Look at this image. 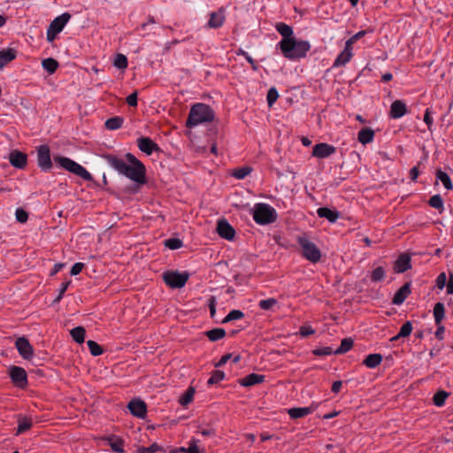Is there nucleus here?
Wrapping results in <instances>:
<instances>
[{"instance_id": "obj_1", "label": "nucleus", "mask_w": 453, "mask_h": 453, "mask_svg": "<svg viewBox=\"0 0 453 453\" xmlns=\"http://www.w3.org/2000/svg\"><path fill=\"white\" fill-rule=\"evenodd\" d=\"M277 32L282 36L281 41L278 43L281 54L289 60L300 59L306 57L307 52L311 50V44L308 41L297 40L294 35L292 27L289 25L278 22L275 25Z\"/></svg>"}, {"instance_id": "obj_2", "label": "nucleus", "mask_w": 453, "mask_h": 453, "mask_svg": "<svg viewBox=\"0 0 453 453\" xmlns=\"http://www.w3.org/2000/svg\"><path fill=\"white\" fill-rule=\"evenodd\" d=\"M127 165L123 159L112 154H106L104 158L119 173L125 175L135 183L143 185L147 183L146 167L142 161L137 159L132 153L125 155Z\"/></svg>"}, {"instance_id": "obj_3", "label": "nucleus", "mask_w": 453, "mask_h": 453, "mask_svg": "<svg viewBox=\"0 0 453 453\" xmlns=\"http://www.w3.org/2000/svg\"><path fill=\"white\" fill-rule=\"evenodd\" d=\"M214 117L215 112L210 105L197 103L191 107L186 126L193 127L202 123L211 122Z\"/></svg>"}, {"instance_id": "obj_4", "label": "nucleus", "mask_w": 453, "mask_h": 453, "mask_svg": "<svg viewBox=\"0 0 453 453\" xmlns=\"http://www.w3.org/2000/svg\"><path fill=\"white\" fill-rule=\"evenodd\" d=\"M53 160L63 169L82 178L85 180H93L92 175L82 165L69 157L58 155L54 156Z\"/></svg>"}, {"instance_id": "obj_5", "label": "nucleus", "mask_w": 453, "mask_h": 453, "mask_svg": "<svg viewBox=\"0 0 453 453\" xmlns=\"http://www.w3.org/2000/svg\"><path fill=\"white\" fill-rule=\"evenodd\" d=\"M253 219L259 225H268L276 221L277 212L271 205L258 203L254 207Z\"/></svg>"}, {"instance_id": "obj_6", "label": "nucleus", "mask_w": 453, "mask_h": 453, "mask_svg": "<svg viewBox=\"0 0 453 453\" xmlns=\"http://www.w3.org/2000/svg\"><path fill=\"white\" fill-rule=\"evenodd\" d=\"M297 242L302 249V256L308 261L315 264L321 258V251L316 244L305 236H299Z\"/></svg>"}, {"instance_id": "obj_7", "label": "nucleus", "mask_w": 453, "mask_h": 453, "mask_svg": "<svg viewBox=\"0 0 453 453\" xmlns=\"http://www.w3.org/2000/svg\"><path fill=\"white\" fill-rule=\"evenodd\" d=\"M189 276L188 272L166 271L163 273V280L172 288H181L186 285Z\"/></svg>"}, {"instance_id": "obj_8", "label": "nucleus", "mask_w": 453, "mask_h": 453, "mask_svg": "<svg viewBox=\"0 0 453 453\" xmlns=\"http://www.w3.org/2000/svg\"><path fill=\"white\" fill-rule=\"evenodd\" d=\"M9 376L16 388L24 389L27 387V374L24 368L16 365L10 366Z\"/></svg>"}, {"instance_id": "obj_9", "label": "nucleus", "mask_w": 453, "mask_h": 453, "mask_svg": "<svg viewBox=\"0 0 453 453\" xmlns=\"http://www.w3.org/2000/svg\"><path fill=\"white\" fill-rule=\"evenodd\" d=\"M37 165L42 172H48L52 168L50 150L49 145L42 144L36 148Z\"/></svg>"}, {"instance_id": "obj_10", "label": "nucleus", "mask_w": 453, "mask_h": 453, "mask_svg": "<svg viewBox=\"0 0 453 453\" xmlns=\"http://www.w3.org/2000/svg\"><path fill=\"white\" fill-rule=\"evenodd\" d=\"M19 354L26 360H31L34 356V348L27 338L21 336L15 342Z\"/></svg>"}, {"instance_id": "obj_11", "label": "nucleus", "mask_w": 453, "mask_h": 453, "mask_svg": "<svg viewBox=\"0 0 453 453\" xmlns=\"http://www.w3.org/2000/svg\"><path fill=\"white\" fill-rule=\"evenodd\" d=\"M137 146L141 151L146 155H151L153 152H160L162 150L150 137L142 136L137 139Z\"/></svg>"}, {"instance_id": "obj_12", "label": "nucleus", "mask_w": 453, "mask_h": 453, "mask_svg": "<svg viewBox=\"0 0 453 453\" xmlns=\"http://www.w3.org/2000/svg\"><path fill=\"white\" fill-rule=\"evenodd\" d=\"M226 21V10L224 7H220L217 12L210 13V19L206 25L207 27L217 29L221 27Z\"/></svg>"}, {"instance_id": "obj_13", "label": "nucleus", "mask_w": 453, "mask_h": 453, "mask_svg": "<svg viewBox=\"0 0 453 453\" xmlns=\"http://www.w3.org/2000/svg\"><path fill=\"white\" fill-rule=\"evenodd\" d=\"M130 413L137 418H143L147 414V404L141 399H133L127 404Z\"/></svg>"}, {"instance_id": "obj_14", "label": "nucleus", "mask_w": 453, "mask_h": 453, "mask_svg": "<svg viewBox=\"0 0 453 453\" xmlns=\"http://www.w3.org/2000/svg\"><path fill=\"white\" fill-rule=\"evenodd\" d=\"M217 232L221 238L227 241H232L235 236L234 228L225 219L218 221Z\"/></svg>"}, {"instance_id": "obj_15", "label": "nucleus", "mask_w": 453, "mask_h": 453, "mask_svg": "<svg viewBox=\"0 0 453 453\" xmlns=\"http://www.w3.org/2000/svg\"><path fill=\"white\" fill-rule=\"evenodd\" d=\"M9 161L13 167L23 170L27 165V155L18 150H12Z\"/></svg>"}, {"instance_id": "obj_16", "label": "nucleus", "mask_w": 453, "mask_h": 453, "mask_svg": "<svg viewBox=\"0 0 453 453\" xmlns=\"http://www.w3.org/2000/svg\"><path fill=\"white\" fill-rule=\"evenodd\" d=\"M336 148L326 142L316 144L312 149V156L318 158H326L334 154Z\"/></svg>"}, {"instance_id": "obj_17", "label": "nucleus", "mask_w": 453, "mask_h": 453, "mask_svg": "<svg viewBox=\"0 0 453 453\" xmlns=\"http://www.w3.org/2000/svg\"><path fill=\"white\" fill-rule=\"evenodd\" d=\"M411 257L407 253L401 254L395 260L393 270L395 273H403L411 268Z\"/></svg>"}, {"instance_id": "obj_18", "label": "nucleus", "mask_w": 453, "mask_h": 453, "mask_svg": "<svg viewBox=\"0 0 453 453\" xmlns=\"http://www.w3.org/2000/svg\"><path fill=\"white\" fill-rule=\"evenodd\" d=\"M411 281L405 282L394 295V297L392 299V303L395 305H400L402 304L406 298L410 296L411 293Z\"/></svg>"}, {"instance_id": "obj_19", "label": "nucleus", "mask_w": 453, "mask_h": 453, "mask_svg": "<svg viewBox=\"0 0 453 453\" xmlns=\"http://www.w3.org/2000/svg\"><path fill=\"white\" fill-rule=\"evenodd\" d=\"M407 113L406 104L401 100H395L391 104L389 116L392 119H400Z\"/></svg>"}, {"instance_id": "obj_20", "label": "nucleus", "mask_w": 453, "mask_h": 453, "mask_svg": "<svg viewBox=\"0 0 453 453\" xmlns=\"http://www.w3.org/2000/svg\"><path fill=\"white\" fill-rule=\"evenodd\" d=\"M265 380V376L257 373H250L244 378L239 380V384L242 387H251L260 383H263Z\"/></svg>"}, {"instance_id": "obj_21", "label": "nucleus", "mask_w": 453, "mask_h": 453, "mask_svg": "<svg viewBox=\"0 0 453 453\" xmlns=\"http://www.w3.org/2000/svg\"><path fill=\"white\" fill-rule=\"evenodd\" d=\"M71 14L68 12H65L61 14L60 16H58L55 18L50 24L49 27H50L51 30L57 31L60 33L66 23L70 20Z\"/></svg>"}, {"instance_id": "obj_22", "label": "nucleus", "mask_w": 453, "mask_h": 453, "mask_svg": "<svg viewBox=\"0 0 453 453\" xmlns=\"http://www.w3.org/2000/svg\"><path fill=\"white\" fill-rule=\"evenodd\" d=\"M317 214L319 218L326 219L331 223H334L340 218V212L337 210H332L327 207L319 208Z\"/></svg>"}, {"instance_id": "obj_23", "label": "nucleus", "mask_w": 453, "mask_h": 453, "mask_svg": "<svg viewBox=\"0 0 453 453\" xmlns=\"http://www.w3.org/2000/svg\"><path fill=\"white\" fill-rule=\"evenodd\" d=\"M352 48H349L345 45L344 50L337 56L334 60L333 66L339 67L345 65L348 62L350 61L352 58Z\"/></svg>"}, {"instance_id": "obj_24", "label": "nucleus", "mask_w": 453, "mask_h": 453, "mask_svg": "<svg viewBox=\"0 0 453 453\" xmlns=\"http://www.w3.org/2000/svg\"><path fill=\"white\" fill-rule=\"evenodd\" d=\"M314 411L312 406L311 407H296L291 408L288 410V413L289 417L293 419H297L300 418H303L309 414H311Z\"/></svg>"}, {"instance_id": "obj_25", "label": "nucleus", "mask_w": 453, "mask_h": 453, "mask_svg": "<svg viewBox=\"0 0 453 453\" xmlns=\"http://www.w3.org/2000/svg\"><path fill=\"white\" fill-rule=\"evenodd\" d=\"M375 135L374 130L371 127H364L357 134V140L360 143L365 145L373 141Z\"/></svg>"}, {"instance_id": "obj_26", "label": "nucleus", "mask_w": 453, "mask_h": 453, "mask_svg": "<svg viewBox=\"0 0 453 453\" xmlns=\"http://www.w3.org/2000/svg\"><path fill=\"white\" fill-rule=\"evenodd\" d=\"M17 51L12 48L0 50V69L16 58Z\"/></svg>"}, {"instance_id": "obj_27", "label": "nucleus", "mask_w": 453, "mask_h": 453, "mask_svg": "<svg viewBox=\"0 0 453 453\" xmlns=\"http://www.w3.org/2000/svg\"><path fill=\"white\" fill-rule=\"evenodd\" d=\"M435 177L437 180H441L442 185L447 190H452L453 189V183L451 181V179L449 175L443 172L441 168H438L435 172Z\"/></svg>"}, {"instance_id": "obj_28", "label": "nucleus", "mask_w": 453, "mask_h": 453, "mask_svg": "<svg viewBox=\"0 0 453 453\" xmlns=\"http://www.w3.org/2000/svg\"><path fill=\"white\" fill-rule=\"evenodd\" d=\"M382 355L379 353L369 354L363 361V365H365L368 368H375L380 365L382 362Z\"/></svg>"}, {"instance_id": "obj_29", "label": "nucleus", "mask_w": 453, "mask_h": 453, "mask_svg": "<svg viewBox=\"0 0 453 453\" xmlns=\"http://www.w3.org/2000/svg\"><path fill=\"white\" fill-rule=\"evenodd\" d=\"M204 334L211 342H217L226 336V330L221 327H216L211 330L206 331Z\"/></svg>"}, {"instance_id": "obj_30", "label": "nucleus", "mask_w": 453, "mask_h": 453, "mask_svg": "<svg viewBox=\"0 0 453 453\" xmlns=\"http://www.w3.org/2000/svg\"><path fill=\"white\" fill-rule=\"evenodd\" d=\"M32 420L27 417H19L18 418V428L16 434H20L29 430L32 427Z\"/></svg>"}, {"instance_id": "obj_31", "label": "nucleus", "mask_w": 453, "mask_h": 453, "mask_svg": "<svg viewBox=\"0 0 453 453\" xmlns=\"http://www.w3.org/2000/svg\"><path fill=\"white\" fill-rule=\"evenodd\" d=\"M123 123H124V118L116 116V117L108 119L105 121L104 126L109 130H117L122 127Z\"/></svg>"}, {"instance_id": "obj_32", "label": "nucleus", "mask_w": 453, "mask_h": 453, "mask_svg": "<svg viewBox=\"0 0 453 453\" xmlns=\"http://www.w3.org/2000/svg\"><path fill=\"white\" fill-rule=\"evenodd\" d=\"M445 307L442 303H436L434 307V317L436 325L441 324L444 319Z\"/></svg>"}, {"instance_id": "obj_33", "label": "nucleus", "mask_w": 453, "mask_h": 453, "mask_svg": "<svg viewBox=\"0 0 453 453\" xmlns=\"http://www.w3.org/2000/svg\"><path fill=\"white\" fill-rule=\"evenodd\" d=\"M73 339L77 343H83L85 341L86 330L83 326H76L70 332Z\"/></svg>"}, {"instance_id": "obj_34", "label": "nucleus", "mask_w": 453, "mask_h": 453, "mask_svg": "<svg viewBox=\"0 0 453 453\" xmlns=\"http://www.w3.org/2000/svg\"><path fill=\"white\" fill-rule=\"evenodd\" d=\"M354 342L351 338H344L341 342V345L334 350L335 355H342L348 352L353 347Z\"/></svg>"}, {"instance_id": "obj_35", "label": "nucleus", "mask_w": 453, "mask_h": 453, "mask_svg": "<svg viewBox=\"0 0 453 453\" xmlns=\"http://www.w3.org/2000/svg\"><path fill=\"white\" fill-rule=\"evenodd\" d=\"M42 65L50 74H52L57 71L59 64L55 58H48L42 60Z\"/></svg>"}, {"instance_id": "obj_36", "label": "nucleus", "mask_w": 453, "mask_h": 453, "mask_svg": "<svg viewBox=\"0 0 453 453\" xmlns=\"http://www.w3.org/2000/svg\"><path fill=\"white\" fill-rule=\"evenodd\" d=\"M449 395V394L444 390L437 391L433 396L434 404L438 407L443 406Z\"/></svg>"}, {"instance_id": "obj_37", "label": "nucleus", "mask_w": 453, "mask_h": 453, "mask_svg": "<svg viewBox=\"0 0 453 453\" xmlns=\"http://www.w3.org/2000/svg\"><path fill=\"white\" fill-rule=\"evenodd\" d=\"M428 204L434 208L439 210V212L441 213L443 211V199L441 196V195H434L430 197L428 201Z\"/></svg>"}, {"instance_id": "obj_38", "label": "nucleus", "mask_w": 453, "mask_h": 453, "mask_svg": "<svg viewBox=\"0 0 453 453\" xmlns=\"http://www.w3.org/2000/svg\"><path fill=\"white\" fill-rule=\"evenodd\" d=\"M252 170L251 166L235 168L232 175L238 180H243L252 172Z\"/></svg>"}, {"instance_id": "obj_39", "label": "nucleus", "mask_w": 453, "mask_h": 453, "mask_svg": "<svg viewBox=\"0 0 453 453\" xmlns=\"http://www.w3.org/2000/svg\"><path fill=\"white\" fill-rule=\"evenodd\" d=\"M194 394H195V388L192 387H189L186 390V392L180 397L179 403L182 406L188 405V403H190L193 401Z\"/></svg>"}, {"instance_id": "obj_40", "label": "nucleus", "mask_w": 453, "mask_h": 453, "mask_svg": "<svg viewBox=\"0 0 453 453\" xmlns=\"http://www.w3.org/2000/svg\"><path fill=\"white\" fill-rule=\"evenodd\" d=\"M244 317V313L240 310H232L222 320L223 324L233 320L241 319Z\"/></svg>"}, {"instance_id": "obj_41", "label": "nucleus", "mask_w": 453, "mask_h": 453, "mask_svg": "<svg viewBox=\"0 0 453 453\" xmlns=\"http://www.w3.org/2000/svg\"><path fill=\"white\" fill-rule=\"evenodd\" d=\"M108 440L112 451L119 453L124 452V441L122 439L117 438L113 441L111 438H109Z\"/></svg>"}, {"instance_id": "obj_42", "label": "nucleus", "mask_w": 453, "mask_h": 453, "mask_svg": "<svg viewBox=\"0 0 453 453\" xmlns=\"http://www.w3.org/2000/svg\"><path fill=\"white\" fill-rule=\"evenodd\" d=\"M87 345L91 355L94 357L100 356L104 352L103 348L95 341H88Z\"/></svg>"}, {"instance_id": "obj_43", "label": "nucleus", "mask_w": 453, "mask_h": 453, "mask_svg": "<svg viewBox=\"0 0 453 453\" xmlns=\"http://www.w3.org/2000/svg\"><path fill=\"white\" fill-rule=\"evenodd\" d=\"M224 378H225V372L223 371L214 370L211 372V376L208 380L207 384L208 385L217 384V383L220 382L221 380H223Z\"/></svg>"}, {"instance_id": "obj_44", "label": "nucleus", "mask_w": 453, "mask_h": 453, "mask_svg": "<svg viewBox=\"0 0 453 453\" xmlns=\"http://www.w3.org/2000/svg\"><path fill=\"white\" fill-rule=\"evenodd\" d=\"M385 278V270L382 266L376 267L371 274V280L372 282H379L383 280Z\"/></svg>"}, {"instance_id": "obj_45", "label": "nucleus", "mask_w": 453, "mask_h": 453, "mask_svg": "<svg viewBox=\"0 0 453 453\" xmlns=\"http://www.w3.org/2000/svg\"><path fill=\"white\" fill-rule=\"evenodd\" d=\"M128 62L127 58L123 54H117L113 61V65L119 69H126Z\"/></svg>"}, {"instance_id": "obj_46", "label": "nucleus", "mask_w": 453, "mask_h": 453, "mask_svg": "<svg viewBox=\"0 0 453 453\" xmlns=\"http://www.w3.org/2000/svg\"><path fill=\"white\" fill-rule=\"evenodd\" d=\"M165 246L174 250L181 248L183 246V242L179 238H169L165 241Z\"/></svg>"}, {"instance_id": "obj_47", "label": "nucleus", "mask_w": 453, "mask_h": 453, "mask_svg": "<svg viewBox=\"0 0 453 453\" xmlns=\"http://www.w3.org/2000/svg\"><path fill=\"white\" fill-rule=\"evenodd\" d=\"M412 323L411 321H406L400 328L398 333V337H408L411 335L412 332Z\"/></svg>"}, {"instance_id": "obj_48", "label": "nucleus", "mask_w": 453, "mask_h": 453, "mask_svg": "<svg viewBox=\"0 0 453 453\" xmlns=\"http://www.w3.org/2000/svg\"><path fill=\"white\" fill-rule=\"evenodd\" d=\"M366 34H367L366 30H361V31L357 32V34H355L354 35H352L350 38H349L346 41L345 45L349 48H352V45L355 42H357L359 39L364 37Z\"/></svg>"}, {"instance_id": "obj_49", "label": "nucleus", "mask_w": 453, "mask_h": 453, "mask_svg": "<svg viewBox=\"0 0 453 453\" xmlns=\"http://www.w3.org/2000/svg\"><path fill=\"white\" fill-rule=\"evenodd\" d=\"M279 97L278 90L275 88H271L266 96L267 104L271 107L277 101Z\"/></svg>"}, {"instance_id": "obj_50", "label": "nucleus", "mask_w": 453, "mask_h": 453, "mask_svg": "<svg viewBox=\"0 0 453 453\" xmlns=\"http://www.w3.org/2000/svg\"><path fill=\"white\" fill-rule=\"evenodd\" d=\"M276 303H277V300L275 298H268V299L261 300L258 303V306L261 310L268 311V310L272 309V307L273 305H275Z\"/></svg>"}, {"instance_id": "obj_51", "label": "nucleus", "mask_w": 453, "mask_h": 453, "mask_svg": "<svg viewBox=\"0 0 453 453\" xmlns=\"http://www.w3.org/2000/svg\"><path fill=\"white\" fill-rule=\"evenodd\" d=\"M312 354L318 357L329 356L334 354V350L331 347H322L313 349Z\"/></svg>"}, {"instance_id": "obj_52", "label": "nucleus", "mask_w": 453, "mask_h": 453, "mask_svg": "<svg viewBox=\"0 0 453 453\" xmlns=\"http://www.w3.org/2000/svg\"><path fill=\"white\" fill-rule=\"evenodd\" d=\"M16 220L19 223H26L28 219V213L22 208L16 209Z\"/></svg>"}, {"instance_id": "obj_53", "label": "nucleus", "mask_w": 453, "mask_h": 453, "mask_svg": "<svg viewBox=\"0 0 453 453\" xmlns=\"http://www.w3.org/2000/svg\"><path fill=\"white\" fill-rule=\"evenodd\" d=\"M161 449V447L154 442L149 447H141L137 449V453H155Z\"/></svg>"}, {"instance_id": "obj_54", "label": "nucleus", "mask_w": 453, "mask_h": 453, "mask_svg": "<svg viewBox=\"0 0 453 453\" xmlns=\"http://www.w3.org/2000/svg\"><path fill=\"white\" fill-rule=\"evenodd\" d=\"M447 276L445 273H441L436 278V287L439 289H443L447 284Z\"/></svg>"}, {"instance_id": "obj_55", "label": "nucleus", "mask_w": 453, "mask_h": 453, "mask_svg": "<svg viewBox=\"0 0 453 453\" xmlns=\"http://www.w3.org/2000/svg\"><path fill=\"white\" fill-rule=\"evenodd\" d=\"M302 337H308L315 333V330L311 326H301L299 330Z\"/></svg>"}, {"instance_id": "obj_56", "label": "nucleus", "mask_w": 453, "mask_h": 453, "mask_svg": "<svg viewBox=\"0 0 453 453\" xmlns=\"http://www.w3.org/2000/svg\"><path fill=\"white\" fill-rule=\"evenodd\" d=\"M137 96H138V93L137 91H134L133 92L132 94H130L126 101H127V104L129 105V106H132V107H135L137 106Z\"/></svg>"}, {"instance_id": "obj_57", "label": "nucleus", "mask_w": 453, "mask_h": 453, "mask_svg": "<svg viewBox=\"0 0 453 453\" xmlns=\"http://www.w3.org/2000/svg\"><path fill=\"white\" fill-rule=\"evenodd\" d=\"M424 122L427 125L428 130L432 131L433 118L431 117V111L429 108H427L425 111Z\"/></svg>"}, {"instance_id": "obj_58", "label": "nucleus", "mask_w": 453, "mask_h": 453, "mask_svg": "<svg viewBox=\"0 0 453 453\" xmlns=\"http://www.w3.org/2000/svg\"><path fill=\"white\" fill-rule=\"evenodd\" d=\"M83 268H84L83 263H80V262L75 263L71 268L70 274L72 276L78 275L82 271Z\"/></svg>"}, {"instance_id": "obj_59", "label": "nucleus", "mask_w": 453, "mask_h": 453, "mask_svg": "<svg viewBox=\"0 0 453 453\" xmlns=\"http://www.w3.org/2000/svg\"><path fill=\"white\" fill-rule=\"evenodd\" d=\"M209 309L211 317L213 318L216 313V298L214 296L209 299Z\"/></svg>"}, {"instance_id": "obj_60", "label": "nucleus", "mask_w": 453, "mask_h": 453, "mask_svg": "<svg viewBox=\"0 0 453 453\" xmlns=\"http://www.w3.org/2000/svg\"><path fill=\"white\" fill-rule=\"evenodd\" d=\"M232 358V354L227 353L221 357V358L219 360L217 364H215V367H220L224 365L228 360Z\"/></svg>"}, {"instance_id": "obj_61", "label": "nucleus", "mask_w": 453, "mask_h": 453, "mask_svg": "<svg viewBox=\"0 0 453 453\" xmlns=\"http://www.w3.org/2000/svg\"><path fill=\"white\" fill-rule=\"evenodd\" d=\"M445 287L447 288V294L453 295V273H449V280Z\"/></svg>"}, {"instance_id": "obj_62", "label": "nucleus", "mask_w": 453, "mask_h": 453, "mask_svg": "<svg viewBox=\"0 0 453 453\" xmlns=\"http://www.w3.org/2000/svg\"><path fill=\"white\" fill-rule=\"evenodd\" d=\"M436 326H437V329L435 331V337L439 340H442L445 327L441 324H439Z\"/></svg>"}, {"instance_id": "obj_63", "label": "nucleus", "mask_w": 453, "mask_h": 453, "mask_svg": "<svg viewBox=\"0 0 453 453\" xmlns=\"http://www.w3.org/2000/svg\"><path fill=\"white\" fill-rule=\"evenodd\" d=\"M418 175H419L418 166L416 165L411 169L410 178L411 180L415 181L418 179Z\"/></svg>"}, {"instance_id": "obj_64", "label": "nucleus", "mask_w": 453, "mask_h": 453, "mask_svg": "<svg viewBox=\"0 0 453 453\" xmlns=\"http://www.w3.org/2000/svg\"><path fill=\"white\" fill-rule=\"evenodd\" d=\"M187 453H200L195 441L189 443V447L187 448Z\"/></svg>"}]
</instances>
